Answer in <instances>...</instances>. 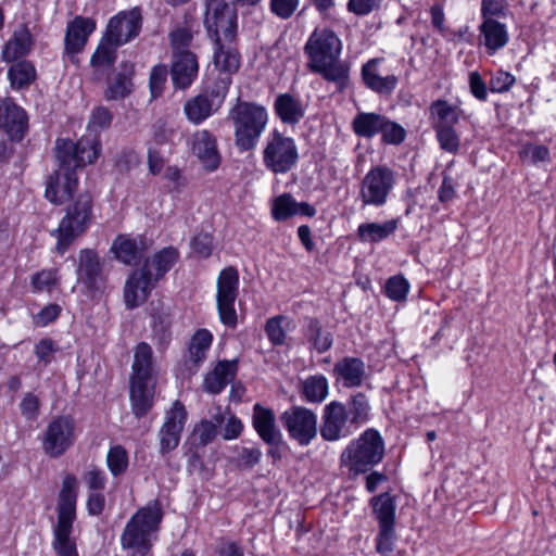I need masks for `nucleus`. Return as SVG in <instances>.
Listing matches in <instances>:
<instances>
[{
    "label": "nucleus",
    "instance_id": "obj_45",
    "mask_svg": "<svg viewBox=\"0 0 556 556\" xmlns=\"http://www.w3.org/2000/svg\"><path fill=\"white\" fill-rule=\"evenodd\" d=\"M113 119V115L109 109L104 106L96 108L89 118L87 128L89 131L88 136H84L83 138H96L98 143H100L98 132L110 127ZM101 152V144H99V153Z\"/></svg>",
    "mask_w": 556,
    "mask_h": 556
},
{
    "label": "nucleus",
    "instance_id": "obj_49",
    "mask_svg": "<svg viewBox=\"0 0 556 556\" xmlns=\"http://www.w3.org/2000/svg\"><path fill=\"white\" fill-rule=\"evenodd\" d=\"M130 73H118L110 81L105 92L108 100L123 99L131 91Z\"/></svg>",
    "mask_w": 556,
    "mask_h": 556
},
{
    "label": "nucleus",
    "instance_id": "obj_31",
    "mask_svg": "<svg viewBox=\"0 0 556 556\" xmlns=\"http://www.w3.org/2000/svg\"><path fill=\"white\" fill-rule=\"evenodd\" d=\"M378 59L369 60L362 67V77L366 87L381 94L391 93L399 83L395 75L380 76L377 71Z\"/></svg>",
    "mask_w": 556,
    "mask_h": 556
},
{
    "label": "nucleus",
    "instance_id": "obj_18",
    "mask_svg": "<svg viewBox=\"0 0 556 556\" xmlns=\"http://www.w3.org/2000/svg\"><path fill=\"white\" fill-rule=\"evenodd\" d=\"M77 283L84 287L88 295L102 292L105 285L102 264L98 253L92 249H84L78 255L76 269Z\"/></svg>",
    "mask_w": 556,
    "mask_h": 556
},
{
    "label": "nucleus",
    "instance_id": "obj_61",
    "mask_svg": "<svg viewBox=\"0 0 556 556\" xmlns=\"http://www.w3.org/2000/svg\"><path fill=\"white\" fill-rule=\"evenodd\" d=\"M520 156L532 164H538L549 160V150L543 144L528 143L520 151Z\"/></svg>",
    "mask_w": 556,
    "mask_h": 556
},
{
    "label": "nucleus",
    "instance_id": "obj_8",
    "mask_svg": "<svg viewBox=\"0 0 556 556\" xmlns=\"http://www.w3.org/2000/svg\"><path fill=\"white\" fill-rule=\"evenodd\" d=\"M92 218V199L87 192L80 193L77 199L67 206L65 216L59 227L52 232L56 237V250L64 254L73 241L83 235Z\"/></svg>",
    "mask_w": 556,
    "mask_h": 556
},
{
    "label": "nucleus",
    "instance_id": "obj_55",
    "mask_svg": "<svg viewBox=\"0 0 556 556\" xmlns=\"http://www.w3.org/2000/svg\"><path fill=\"white\" fill-rule=\"evenodd\" d=\"M172 53L190 51L188 48L193 40L192 31L187 27H179L169 34Z\"/></svg>",
    "mask_w": 556,
    "mask_h": 556
},
{
    "label": "nucleus",
    "instance_id": "obj_56",
    "mask_svg": "<svg viewBox=\"0 0 556 556\" xmlns=\"http://www.w3.org/2000/svg\"><path fill=\"white\" fill-rule=\"evenodd\" d=\"M506 0H482L481 17L483 21L495 20V17H505L507 11Z\"/></svg>",
    "mask_w": 556,
    "mask_h": 556
},
{
    "label": "nucleus",
    "instance_id": "obj_46",
    "mask_svg": "<svg viewBox=\"0 0 556 556\" xmlns=\"http://www.w3.org/2000/svg\"><path fill=\"white\" fill-rule=\"evenodd\" d=\"M298 202L290 193L276 197L271 204V216L277 222H283L298 214Z\"/></svg>",
    "mask_w": 556,
    "mask_h": 556
},
{
    "label": "nucleus",
    "instance_id": "obj_19",
    "mask_svg": "<svg viewBox=\"0 0 556 556\" xmlns=\"http://www.w3.org/2000/svg\"><path fill=\"white\" fill-rule=\"evenodd\" d=\"M142 26V14L140 8H132L129 11H122L113 16L106 26V39L122 46L140 33Z\"/></svg>",
    "mask_w": 556,
    "mask_h": 556
},
{
    "label": "nucleus",
    "instance_id": "obj_6",
    "mask_svg": "<svg viewBox=\"0 0 556 556\" xmlns=\"http://www.w3.org/2000/svg\"><path fill=\"white\" fill-rule=\"evenodd\" d=\"M235 128L236 146L241 151L256 147L268 122L266 109L255 102L237 100L228 114Z\"/></svg>",
    "mask_w": 556,
    "mask_h": 556
},
{
    "label": "nucleus",
    "instance_id": "obj_3",
    "mask_svg": "<svg viewBox=\"0 0 556 556\" xmlns=\"http://www.w3.org/2000/svg\"><path fill=\"white\" fill-rule=\"evenodd\" d=\"M129 382L131 409L137 418H141L153 406L155 386L153 351L147 342L135 348Z\"/></svg>",
    "mask_w": 556,
    "mask_h": 556
},
{
    "label": "nucleus",
    "instance_id": "obj_42",
    "mask_svg": "<svg viewBox=\"0 0 556 556\" xmlns=\"http://www.w3.org/2000/svg\"><path fill=\"white\" fill-rule=\"evenodd\" d=\"M37 73L30 61L14 63L8 71L11 87L16 90L27 88L36 79Z\"/></svg>",
    "mask_w": 556,
    "mask_h": 556
},
{
    "label": "nucleus",
    "instance_id": "obj_2",
    "mask_svg": "<svg viewBox=\"0 0 556 556\" xmlns=\"http://www.w3.org/2000/svg\"><path fill=\"white\" fill-rule=\"evenodd\" d=\"M341 50L340 38L329 28H316L304 46L307 68L333 84L338 91L348 87L351 70L350 64L340 59Z\"/></svg>",
    "mask_w": 556,
    "mask_h": 556
},
{
    "label": "nucleus",
    "instance_id": "obj_50",
    "mask_svg": "<svg viewBox=\"0 0 556 556\" xmlns=\"http://www.w3.org/2000/svg\"><path fill=\"white\" fill-rule=\"evenodd\" d=\"M109 470L114 477L126 472L128 468V453L122 445L112 446L106 455Z\"/></svg>",
    "mask_w": 556,
    "mask_h": 556
},
{
    "label": "nucleus",
    "instance_id": "obj_7",
    "mask_svg": "<svg viewBox=\"0 0 556 556\" xmlns=\"http://www.w3.org/2000/svg\"><path fill=\"white\" fill-rule=\"evenodd\" d=\"M384 456V441L374 428L366 429L357 439L352 440L341 454V463L349 469L350 476L368 472Z\"/></svg>",
    "mask_w": 556,
    "mask_h": 556
},
{
    "label": "nucleus",
    "instance_id": "obj_60",
    "mask_svg": "<svg viewBox=\"0 0 556 556\" xmlns=\"http://www.w3.org/2000/svg\"><path fill=\"white\" fill-rule=\"evenodd\" d=\"M167 75L168 71L166 65L160 64L152 68L150 74V89L153 98H157L162 94Z\"/></svg>",
    "mask_w": 556,
    "mask_h": 556
},
{
    "label": "nucleus",
    "instance_id": "obj_23",
    "mask_svg": "<svg viewBox=\"0 0 556 556\" xmlns=\"http://www.w3.org/2000/svg\"><path fill=\"white\" fill-rule=\"evenodd\" d=\"M0 129L11 141H21L28 130V116L26 112L12 99L0 102Z\"/></svg>",
    "mask_w": 556,
    "mask_h": 556
},
{
    "label": "nucleus",
    "instance_id": "obj_15",
    "mask_svg": "<svg viewBox=\"0 0 556 556\" xmlns=\"http://www.w3.org/2000/svg\"><path fill=\"white\" fill-rule=\"evenodd\" d=\"M75 441V422L68 416L53 418L47 426L42 448L47 455L56 458L62 456Z\"/></svg>",
    "mask_w": 556,
    "mask_h": 556
},
{
    "label": "nucleus",
    "instance_id": "obj_59",
    "mask_svg": "<svg viewBox=\"0 0 556 556\" xmlns=\"http://www.w3.org/2000/svg\"><path fill=\"white\" fill-rule=\"evenodd\" d=\"M83 480L91 492H101L106 484L104 470L92 466L83 476Z\"/></svg>",
    "mask_w": 556,
    "mask_h": 556
},
{
    "label": "nucleus",
    "instance_id": "obj_40",
    "mask_svg": "<svg viewBox=\"0 0 556 556\" xmlns=\"http://www.w3.org/2000/svg\"><path fill=\"white\" fill-rule=\"evenodd\" d=\"M345 406L354 429H357L370 419L371 406L368 396L364 392L352 394L348 399Z\"/></svg>",
    "mask_w": 556,
    "mask_h": 556
},
{
    "label": "nucleus",
    "instance_id": "obj_33",
    "mask_svg": "<svg viewBox=\"0 0 556 556\" xmlns=\"http://www.w3.org/2000/svg\"><path fill=\"white\" fill-rule=\"evenodd\" d=\"M236 371V362H218L213 371L205 376L203 382L204 390L212 394L220 393L225 387L233 379Z\"/></svg>",
    "mask_w": 556,
    "mask_h": 556
},
{
    "label": "nucleus",
    "instance_id": "obj_5",
    "mask_svg": "<svg viewBox=\"0 0 556 556\" xmlns=\"http://www.w3.org/2000/svg\"><path fill=\"white\" fill-rule=\"evenodd\" d=\"M163 510L157 500L139 508L127 521L122 535L124 549H132L130 556H146L151 549V535L160 530Z\"/></svg>",
    "mask_w": 556,
    "mask_h": 556
},
{
    "label": "nucleus",
    "instance_id": "obj_29",
    "mask_svg": "<svg viewBox=\"0 0 556 556\" xmlns=\"http://www.w3.org/2000/svg\"><path fill=\"white\" fill-rule=\"evenodd\" d=\"M481 45L490 55L503 49L509 40V34L505 24L497 20L482 21L479 26Z\"/></svg>",
    "mask_w": 556,
    "mask_h": 556
},
{
    "label": "nucleus",
    "instance_id": "obj_1",
    "mask_svg": "<svg viewBox=\"0 0 556 556\" xmlns=\"http://www.w3.org/2000/svg\"><path fill=\"white\" fill-rule=\"evenodd\" d=\"M55 157L59 165L47 178L45 197L49 202L61 205L68 201L77 189L76 170L99 157V143L96 138H80L76 142L58 139Z\"/></svg>",
    "mask_w": 556,
    "mask_h": 556
},
{
    "label": "nucleus",
    "instance_id": "obj_10",
    "mask_svg": "<svg viewBox=\"0 0 556 556\" xmlns=\"http://www.w3.org/2000/svg\"><path fill=\"white\" fill-rule=\"evenodd\" d=\"M204 25L213 41L232 42L237 35V12L226 0H207Z\"/></svg>",
    "mask_w": 556,
    "mask_h": 556
},
{
    "label": "nucleus",
    "instance_id": "obj_57",
    "mask_svg": "<svg viewBox=\"0 0 556 556\" xmlns=\"http://www.w3.org/2000/svg\"><path fill=\"white\" fill-rule=\"evenodd\" d=\"M173 135V128L168 127L163 122H157L152 126V137L148 141V147L154 146L155 149H161V147L170 142Z\"/></svg>",
    "mask_w": 556,
    "mask_h": 556
},
{
    "label": "nucleus",
    "instance_id": "obj_62",
    "mask_svg": "<svg viewBox=\"0 0 556 556\" xmlns=\"http://www.w3.org/2000/svg\"><path fill=\"white\" fill-rule=\"evenodd\" d=\"M56 351H58V348H56L55 343L49 338L41 339L35 345V350H34L35 355L38 358V364L42 365L45 367L52 362L53 355Z\"/></svg>",
    "mask_w": 556,
    "mask_h": 556
},
{
    "label": "nucleus",
    "instance_id": "obj_64",
    "mask_svg": "<svg viewBox=\"0 0 556 556\" xmlns=\"http://www.w3.org/2000/svg\"><path fill=\"white\" fill-rule=\"evenodd\" d=\"M61 313V307L58 304H48L39 313L34 315L33 320L36 326L46 327L54 321Z\"/></svg>",
    "mask_w": 556,
    "mask_h": 556
},
{
    "label": "nucleus",
    "instance_id": "obj_37",
    "mask_svg": "<svg viewBox=\"0 0 556 556\" xmlns=\"http://www.w3.org/2000/svg\"><path fill=\"white\" fill-rule=\"evenodd\" d=\"M275 112L285 124H296L304 116L301 101L290 93H281L275 100Z\"/></svg>",
    "mask_w": 556,
    "mask_h": 556
},
{
    "label": "nucleus",
    "instance_id": "obj_20",
    "mask_svg": "<svg viewBox=\"0 0 556 556\" xmlns=\"http://www.w3.org/2000/svg\"><path fill=\"white\" fill-rule=\"evenodd\" d=\"M156 283L157 281L152 277V271L148 270V266L134 270L124 288V301L127 308L132 309L144 303Z\"/></svg>",
    "mask_w": 556,
    "mask_h": 556
},
{
    "label": "nucleus",
    "instance_id": "obj_63",
    "mask_svg": "<svg viewBox=\"0 0 556 556\" xmlns=\"http://www.w3.org/2000/svg\"><path fill=\"white\" fill-rule=\"evenodd\" d=\"M298 7L299 0H270L271 12L282 20L291 17Z\"/></svg>",
    "mask_w": 556,
    "mask_h": 556
},
{
    "label": "nucleus",
    "instance_id": "obj_38",
    "mask_svg": "<svg viewBox=\"0 0 556 556\" xmlns=\"http://www.w3.org/2000/svg\"><path fill=\"white\" fill-rule=\"evenodd\" d=\"M397 227V219H390L382 224L363 223L357 228V237L362 242L377 243L393 235Z\"/></svg>",
    "mask_w": 556,
    "mask_h": 556
},
{
    "label": "nucleus",
    "instance_id": "obj_54",
    "mask_svg": "<svg viewBox=\"0 0 556 556\" xmlns=\"http://www.w3.org/2000/svg\"><path fill=\"white\" fill-rule=\"evenodd\" d=\"M396 541L395 528L393 527H379L376 538V551L382 556H390L394 549Z\"/></svg>",
    "mask_w": 556,
    "mask_h": 556
},
{
    "label": "nucleus",
    "instance_id": "obj_52",
    "mask_svg": "<svg viewBox=\"0 0 556 556\" xmlns=\"http://www.w3.org/2000/svg\"><path fill=\"white\" fill-rule=\"evenodd\" d=\"M440 148L451 154H456L460 148L459 135L455 127L433 129Z\"/></svg>",
    "mask_w": 556,
    "mask_h": 556
},
{
    "label": "nucleus",
    "instance_id": "obj_12",
    "mask_svg": "<svg viewBox=\"0 0 556 556\" xmlns=\"http://www.w3.org/2000/svg\"><path fill=\"white\" fill-rule=\"evenodd\" d=\"M299 160L295 141L275 130L268 137L263 151V162L274 174H286L291 170Z\"/></svg>",
    "mask_w": 556,
    "mask_h": 556
},
{
    "label": "nucleus",
    "instance_id": "obj_43",
    "mask_svg": "<svg viewBox=\"0 0 556 556\" xmlns=\"http://www.w3.org/2000/svg\"><path fill=\"white\" fill-rule=\"evenodd\" d=\"M117 45L106 39V34L102 37L96 51L91 55L90 65L93 68H110L116 60Z\"/></svg>",
    "mask_w": 556,
    "mask_h": 556
},
{
    "label": "nucleus",
    "instance_id": "obj_44",
    "mask_svg": "<svg viewBox=\"0 0 556 556\" xmlns=\"http://www.w3.org/2000/svg\"><path fill=\"white\" fill-rule=\"evenodd\" d=\"M302 392L307 402L320 403L328 395V381L321 375L308 377L303 382Z\"/></svg>",
    "mask_w": 556,
    "mask_h": 556
},
{
    "label": "nucleus",
    "instance_id": "obj_35",
    "mask_svg": "<svg viewBox=\"0 0 556 556\" xmlns=\"http://www.w3.org/2000/svg\"><path fill=\"white\" fill-rule=\"evenodd\" d=\"M178 258V250L167 247L156 252L152 257L146 258L142 266H148V270L152 271V277L159 282L177 263Z\"/></svg>",
    "mask_w": 556,
    "mask_h": 556
},
{
    "label": "nucleus",
    "instance_id": "obj_14",
    "mask_svg": "<svg viewBox=\"0 0 556 556\" xmlns=\"http://www.w3.org/2000/svg\"><path fill=\"white\" fill-rule=\"evenodd\" d=\"M290 439L307 446L317 437V416L303 406H292L280 416Z\"/></svg>",
    "mask_w": 556,
    "mask_h": 556
},
{
    "label": "nucleus",
    "instance_id": "obj_53",
    "mask_svg": "<svg viewBox=\"0 0 556 556\" xmlns=\"http://www.w3.org/2000/svg\"><path fill=\"white\" fill-rule=\"evenodd\" d=\"M384 289L389 299L401 302L404 301L408 294L409 283L403 276L397 275L387 280Z\"/></svg>",
    "mask_w": 556,
    "mask_h": 556
},
{
    "label": "nucleus",
    "instance_id": "obj_21",
    "mask_svg": "<svg viewBox=\"0 0 556 556\" xmlns=\"http://www.w3.org/2000/svg\"><path fill=\"white\" fill-rule=\"evenodd\" d=\"M94 30L96 22L90 17L76 16L68 22L64 38V53L72 63L78 62L77 54L85 49L89 36Z\"/></svg>",
    "mask_w": 556,
    "mask_h": 556
},
{
    "label": "nucleus",
    "instance_id": "obj_16",
    "mask_svg": "<svg viewBox=\"0 0 556 556\" xmlns=\"http://www.w3.org/2000/svg\"><path fill=\"white\" fill-rule=\"evenodd\" d=\"M187 418L186 407L178 400L165 412L163 425L157 432L161 455H166L177 448Z\"/></svg>",
    "mask_w": 556,
    "mask_h": 556
},
{
    "label": "nucleus",
    "instance_id": "obj_30",
    "mask_svg": "<svg viewBox=\"0 0 556 556\" xmlns=\"http://www.w3.org/2000/svg\"><path fill=\"white\" fill-rule=\"evenodd\" d=\"M33 43L34 40L29 29L25 25H21L4 45L2 60L11 63L27 55L33 48Z\"/></svg>",
    "mask_w": 556,
    "mask_h": 556
},
{
    "label": "nucleus",
    "instance_id": "obj_51",
    "mask_svg": "<svg viewBox=\"0 0 556 556\" xmlns=\"http://www.w3.org/2000/svg\"><path fill=\"white\" fill-rule=\"evenodd\" d=\"M381 140L387 144H401L406 138V130L400 124L389 119L386 115L383 117L382 127L380 130Z\"/></svg>",
    "mask_w": 556,
    "mask_h": 556
},
{
    "label": "nucleus",
    "instance_id": "obj_26",
    "mask_svg": "<svg viewBox=\"0 0 556 556\" xmlns=\"http://www.w3.org/2000/svg\"><path fill=\"white\" fill-rule=\"evenodd\" d=\"M148 241L142 237L130 238L118 236L112 245L116 258L126 265H137L149 249Z\"/></svg>",
    "mask_w": 556,
    "mask_h": 556
},
{
    "label": "nucleus",
    "instance_id": "obj_48",
    "mask_svg": "<svg viewBox=\"0 0 556 556\" xmlns=\"http://www.w3.org/2000/svg\"><path fill=\"white\" fill-rule=\"evenodd\" d=\"M291 324L285 315H277L266 320L265 332L273 345H282L286 342V330Z\"/></svg>",
    "mask_w": 556,
    "mask_h": 556
},
{
    "label": "nucleus",
    "instance_id": "obj_13",
    "mask_svg": "<svg viewBox=\"0 0 556 556\" xmlns=\"http://www.w3.org/2000/svg\"><path fill=\"white\" fill-rule=\"evenodd\" d=\"M239 294V273L237 268L229 266L224 268L217 278L216 304L220 321L236 328L238 316L235 302Z\"/></svg>",
    "mask_w": 556,
    "mask_h": 556
},
{
    "label": "nucleus",
    "instance_id": "obj_47",
    "mask_svg": "<svg viewBox=\"0 0 556 556\" xmlns=\"http://www.w3.org/2000/svg\"><path fill=\"white\" fill-rule=\"evenodd\" d=\"M225 420L223 414H216L214 421L203 419L194 426L193 435L201 446L210 444L217 435V428Z\"/></svg>",
    "mask_w": 556,
    "mask_h": 556
},
{
    "label": "nucleus",
    "instance_id": "obj_17",
    "mask_svg": "<svg viewBox=\"0 0 556 556\" xmlns=\"http://www.w3.org/2000/svg\"><path fill=\"white\" fill-rule=\"evenodd\" d=\"M354 430L344 403L331 401L324 407L320 435L325 441L333 442L348 438Z\"/></svg>",
    "mask_w": 556,
    "mask_h": 556
},
{
    "label": "nucleus",
    "instance_id": "obj_11",
    "mask_svg": "<svg viewBox=\"0 0 556 556\" xmlns=\"http://www.w3.org/2000/svg\"><path fill=\"white\" fill-rule=\"evenodd\" d=\"M395 185L394 172L386 165L369 169L361 181L358 198L363 206H383Z\"/></svg>",
    "mask_w": 556,
    "mask_h": 556
},
{
    "label": "nucleus",
    "instance_id": "obj_32",
    "mask_svg": "<svg viewBox=\"0 0 556 556\" xmlns=\"http://www.w3.org/2000/svg\"><path fill=\"white\" fill-rule=\"evenodd\" d=\"M460 114L462 110L443 99L433 101L429 106V118L433 129L455 127Z\"/></svg>",
    "mask_w": 556,
    "mask_h": 556
},
{
    "label": "nucleus",
    "instance_id": "obj_34",
    "mask_svg": "<svg viewBox=\"0 0 556 556\" xmlns=\"http://www.w3.org/2000/svg\"><path fill=\"white\" fill-rule=\"evenodd\" d=\"M252 425L263 442L282 435L274 412L258 403L253 406Z\"/></svg>",
    "mask_w": 556,
    "mask_h": 556
},
{
    "label": "nucleus",
    "instance_id": "obj_28",
    "mask_svg": "<svg viewBox=\"0 0 556 556\" xmlns=\"http://www.w3.org/2000/svg\"><path fill=\"white\" fill-rule=\"evenodd\" d=\"M332 371L345 388L362 386L366 375L365 363L358 357L350 356L339 359L334 364Z\"/></svg>",
    "mask_w": 556,
    "mask_h": 556
},
{
    "label": "nucleus",
    "instance_id": "obj_4",
    "mask_svg": "<svg viewBox=\"0 0 556 556\" xmlns=\"http://www.w3.org/2000/svg\"><path fill=\"white\" fill-rule=\"evenodd\" d=\"M77 489L76 477L66 475L58 498V520L53 526L52 547L56 556H79L76 543L71 538L76 519Z\"/></svg>",
    "mask_w": 556,
    "mask_h": 556
},
{
    "label": "nucleus",
    "instance_id": "obj_41",
    "mask_svg": "<svg viewBox=\"0 0 556 556\" xmlns=\"http://www.w3.org/2000/svg\"><path fill=\"white\" fill-rule=\"evenodd\" d=\"M383 117L375 112H359L352 121V129L356 136L370 139L380 134Z\"/></svg>",
    "mask_w": 556,
    "mask_h": 556
},
{
    "label": "nucleus",
    "instance_id": "obj_58",
    "mask_svg": "<svg viewBox=\"0 0 556 556\" xmlns=\"http://www.w3.org/2000/svg\"><path fill=\"white\" fill-rule=\"evenodd\" d=\"M58 281V271L55 269H43L31 277V286L36 291H50Z\"/></svg>",
    "mask_w": 556,
    "mask_h": 556
},
{
    "label": "nucleus",
    "instance_id": "obj_9",
    "mask_svg": "<svg viewBox=\"0 0 556 556\" xmlns=\"http://www.w3.org/2000/svg\"><path fill=\"white\" fill-rule=\"evenodd\" d=\"M230 85L228 77H217L211 86L187 100L184 112L188 121L198 125L215 114L222 108Z\"/></svg>",
    "mask_w": 556,
    "mask_h": 556
},
{
    "label": "nucleus",
    "instance_id": "obj_39",
    "mask_svg": "<svg viewBox=\"0 0 556 556\" xmlns=\"http://www.w3.org/2000/svg\"><path fill=\"white\" fill-rule=\"evenodd\" d=\"M372 514L379 527L395 526L396 504L389 493H381L370 500Z\"/></svg>",
    "mask_w": 556,
    "mask_h": 556
},
{
    "label": "nucleus",
    "instance_id": "obj_25",
    "mask_svg": "<svg viewBox=\"0 0 556 556\" xmlns=\"http://www.w3.org/2000/svg\"><path fill=\"white\" fill-rule=\"evenodd\" d=\"M213 336L207 329H199L191 337L184 366L189 376L194 375L206 359Z\"/></svg>",
    "mask_w": 556,
    "mask_h": 556
},
{
    "label": "nucleus",
    "instance_id": "obj_24",
    "mask_svg": "<svg viewBox=\"0 0 556 556\" xmlns=\"http://www.w3.org/2000/svg\"><path fill=\"white\" fill-rule=\"evenodd\" d=\"M188 143L192 154L199 159L206 170L217 169L220 164V155L212 132L206 129L197 130L189 137Z\"/></svg>",
    "mask_w": 556,
    "mask_h": 556
},
{
    "label": "nucleus",
    "instance_id": "obj_36",
    "mask_svg": "<svg viewBox=\"0 0 556 556\" xmlns=\"http://www.w3.org/2000/svg\"><path fill=\"white\" fill-rule=\"evenodd\" d=\"M303 334L319 354L327 352L332 346L331 333L324 330L319 320L315 317L304 318Z\"/></svg>",
    "mask_w": 556,
    "mask_h": 556
},
{
    "label": "nucleus",
    "instance_id": "obj_22",
    "mask_svg": "<svg viewBox=\"0 0 556 556\" xmlns=\"http://www.w3.org/2000/svg\"><path fill=\"white\" fill-rule=\"evenodd\" d=\"M169 74L175 89H188L199 75L197 54L192 51L172 53Z\"/></svg>",
    "mask_w": 556,
    "mask_h": 556
},
{
    "label": "nucleus",
    "instance_id": "obj_27",
    "mask_svg": "<svg viewBox=\"0 0 556 556\" xmlns=\"http://www.w3.org/2000/svg\"><path fill=\"white\" fill-rule=\"evenodd\" d=\"M214 65L219 72L218 77H228L232 80L231 76L240 67V54L238 50L232 46V42L218 39L214 41Z\"/></svg>",
    "mask_w": 556,
    "mask_h": 556
}]
</instances>
